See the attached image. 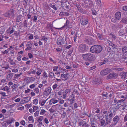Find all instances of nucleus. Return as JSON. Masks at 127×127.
I'll return each mask as SVG.
<instances>
[{
  "label": "nucleus",
  "instance_id": "nucleus-1",
  "mask_svg": "<svg viewBox=\"0 0 127 127\" xmlns=\"http://www.w3.org/2000/svg\"><path fill=\"white\" fill-rule=\"evenodd\" d=\"M102 50V47L99 45H95L92 46L90 49V51L93 53L98 54Z\"/></svg>",
  "mask_w": 127,
  "mask_h": 127
},
{
  "label": "nucleus",
  "instance_id": "nucleus-2",
  "mask_svg": "<svg viewBox=\"0 0 127 127\" xmlns=\"http://www.w3.org/2000/svg\"><path fill=\"white\" fill-rule=\"evenodd\" d=\"M82 56L84 60L90 61H93L95 58V56L94 55L89 53L83 54Z\"/></svg>",
  "mask_w": 127,
  "mask_h": 127
},
{
  "label": "nucleus",
  "instance_id": "nucleus-3",
  "mask_svg": "<svg viewBox=\"0 0 127 127\" xmlns=\"http://www.w3.org/2000/svg\"><path fill=\"white\" fill-rule=\"evenodd\" d=\"M115 114V113H114V112H112L110 111L107 113V114H106L105 115L106 120L105 125L106 126L108 125L109 123H110L112 118L114 116Z\"/></svg>",
  "mask_w": 127,
  "mask_h": 127
},
{
  "label": "nucleus",
  "instance_id": "nucleus-4",
  "mask_svg": "<svg viewBox=\"0 0 127 127\" xmlns=\"http://www.w3.org/2000/svg\"><path fill=\"white\" fill-rule=\"evenodd\" d=\"M14 13L15 11L13 9H11L5 13L4 15V16L8 18H12L14 17Z\"/></svg>",
  "mask_w": 127,
  "mask_h": 127
},
{
  "label": "nucleus",
  "instance_id": "nucleus-5",
  "mask_svg": "<svg viewBox=\"0 0 127 127\" xmlns=\"http://www.w3.org/2000/svg\"><path fill=\"white\" fill-rule=\"evenodd\" d=\"M88 46L85 44H81L79 46L78 48L79 51V52L83 53L84 52L87 50Z\"/></svg>",
  "mask_w": 127,
  "mask_h": 127
},
{
  "label": "nucleus",
  "instance_id": "nucleus-6",
  "mask_svg": "<svg viewBox=\"0 0 127 127\" xmlns=\"http://www.w3.org/2000/svg\"><path fill=\"white\" fill-rule=\"evenodd\" d=\"M84 2L86 8L91 7L93 6V2L91 0H84Z\"/></svg>",
  "mask_w": 127,
  "mask_h": 127
},
{
  "label": "nucleus",
  "instance_id": "nucleus-7",
  "mask_svg": "<svg viewBox=\"0 0 127 127\" xmlns=\"http://www.w3.org/2000/svg\"><path fill=\"white\" fill-rule=\"evenodd\" d=\"M112 72V70L110 69L106 68L102 70L100 72V74L104 76Z\"/></svg>",
  "mask_w": 127,
  "mask_h": 127
},
{
  "label": "nucleus",
  "instance_id": "nucleus-8",
  "mask_svg": "<svg viewBox=\"0 0 127 127\" xmlns=\"http://www.w3.org/2000/svg\"><path fill=\"white\" fill-rule=\"evenodd\" d=\"M107 77L109 79H115L117 78V75L116 73L112 72L108 75Z\"/></svg>",
  "mask_w": 127,
  "mask_h": 127
},
{
  "label": "nucleus",
  "instance_id": "nucleus-9",
  "mask_svg": "<svg viewBox=\"0 0 127 127\" xmlns=\"http://www.w3.org/2000/svg\"><path fill=\"white\" fill-rule=\"evenodd\" d=\"M92 82L94 85H98L101 83L102 81L100 78H97L94 79Z\"/></svg>",
  "mask_w": 127,
  "mask_h": 127
},
{
  "label": "nucleus",
  "instance_id": "nucleus-10",
  "mask_svg": "<svg viewBox=\"0 0 127 127\" xmlns=\"http://www.w3.org/2000/svg\"><path fill=\"white\" fill-rule=\"evenodd\" d=\"M5 84H3L2 85V86L0 87V90L3 91H6L7 93L9 92H10L9 91L10 88L9 87H8L7 86H5L4 87L5 85L7 84V83H5Z\"/></svg>",
  "mask_w": 127,
  "mask_h": 127
},
{
  "label": "nucleus",
  "instance_id": "nucleus-11",
  "mask_svg": "<svg viewBox=\"0 0 127 127\" xmlns=\"http://www.w3.org/2000/svg\"><path fill=\"white\" fill-rule=\"evenodd\" d=\"M64 39L62 37H59L57 40V43L58 45H61L64 43Z\"/></svg>",
  "mask_w": 127,
  "mask_h": 127
},
{
  "label": "nucleus",
  "instance_id": "nucleus-12",
  "mask_svg": "<svg viewBox=\"0 0 127 127\" xmlns=\"http://www.w3.org/2000/svg\"><path fill=\"white\" fill-rule=\"evenodd\" d=\"M65 26L70 28L72 27V25L70 23L69 21L67 19L65 23L64 24V25L62 27V28H64Z\"/></svg>",
  "mask_w": 127,
  "mask_h": 127
},
{
  "label": "nucleus",
  "instance_id": "nucleus-13",
  "mask_svg": "<svg viewBox=\"0 0 127 127\" xmlns=\"http://www.w3.org/2000/svg\"><path fill=\"white\" fill-rule=\"evenodd\" d=\"M32 43L31 41L28 42L27 43V44L26 46H28V47L25 50H31L32 48Z\"/></svg>",
  "mask_w": 127,
  "mask_h": 127
},
{
  "label": "nucleus",
  "instance_id": "nucleus-14",
  "mask_svg": "<svg viewBox=\"0 0 127 127\" xmlns=\"http://www.w3.org/2000/svg\"><path fill=\"white\" fill-rule=\"evenodd\" d=\"M120 118L117 115L114 117L113 119V121L114 123L116 124L118 123L120 121Z\"/></svg>",
  "mask_w": 127,
  "mask_h": 127
},
{
  "label": "nucleus",
  "instance_id": "nucleus-15",
  "mask_svg": "<svg viewBox=\"0 0 127 127\" xmlns=\"http://www.w3.org/2000/svg\"><path fill=\"white\" fill-rule=\"evenodd\" d=\"M120 75L121 78L124 79L127 77V72L122 71L120 74Z\"/></svg>",
  "mask_w": 127,
  "mask_h": 127
},
{
  "label": "nucleus",
  "instance_id": "nucleus-16",
  "mask_svg": "<svg viewBox=\"0 0 127 127\" xmlns=\"http://www.w3.org/2000/svg\"><path fill=\"white\" fill-rule=\"evenodd\" d=\"M14 74L13 73H11L8 74L6 75V78L7 79L10 80L12 78Z\"/></svg>",
  "mask_w": 127,
  "mask_h": 127
},
{
  "label": "nucleus",
  "instance_id": "nucleus-17",
  "mask_svg": "<svg viewBox=\"0 0 127 127\" xmlns=\"http://www.w3.org/2000/svg\"><path fill=\"white\" fill-rule=\"evenodd\" d=\"M115 17L117 20H120L121 17V13L120 12H118L115 14Z\"/></svg>",
  "mask_w": 127,
  "mask_h": 127
},
{
  "label": "nucleus",
  "instance_id": "nucleus-18",
  "mask_svg": "<svg viewBox=\"0 0 127 127\" xmlns=\"http://www.w3.org/2000/svg\"><path fill=\"white\" fill-rule=\"evenodd\" d=\"M31 99V97H24L22 100L23 103H26L29 101Z\"/></svg>",
  "mask_w": 127,
  "mask_h": 127
},
{
  "label": "nucleus",
  "instance_id": "nucleus-19",
  "mask_svg": "<svg viewBox=\"0 0 127 127\" xmlns=\"http://www.w3.org/2000/svg\"><path fill=\"white\" fill-rule=\"evenodd\" d=\"M61 78L64 81H66L68 78L67 76V74H61Z\"/></svg>",
  "mask_w": 127,
  "mask_h": 127
},
{
  "label": "nucleus",
  "instance_id": "nucleus-20",
  "mask_svg": "<svg viewBox=\"0 0 127 127\" xmlns=\"http://www.w3.org/2000/svg\"><path fill=\"white\" fill-rule=\"evenodd\" d=\"M58 102V100L54 98H52L49 101V103L50 105H52V104H55L57 103Z\"/></svg>",
  "mask_w": 127,
  "mask_h": 127
},
{
  "label": "nucleus",
  "instance_id": "nucleus-21",
  "mask_svg": "<svg viewBox=\"0 0 127 127\" xmlns=\"http://www.w3.org/2000/svg\"><path fill=\"white\" fill-rule=\"evenodd\" d=\"M120 22L124 24H127V17H124L123 18Z\"/></svg>",
  "mask_w": 127,
  "mask_h": 127
},
{
  "label": "nucleus",
  "instance_id": "nucleus-22",
  "mask_svg": "<svg viewBox=\"0 0 127 127\" xmlns=\"http://www.w3.org/2000/svg\"><path fill=\"white\" fill-rule=\"evenodd\" d=\"M120 111L123 110L125 109V107L127 105H126V103H124L123 105L120 104Z\"/></svg>",
  "mask_w": 127,
  "mask_h": 127
},
{
  "label": "nucleus",
  "instance_id": "nucleus-23",
  "mask_svg": "<svg viewBox=\"0 0 127 127\" xmlns=\"http://www.w3.org/2000/svg\"><path fill=\"white\" fill-rule=\"evenodd\" d=\"M69 15V14L68 13L66 12H61L59 14V15L62 17H63L64 16H68Z\"/></svg>",
  "mask_w": 127,
  "mask_h": 127
},
{
  "label": "nucleus",
  "instance_id": "nucleus-24",
  "mask_svg": "<svg viewBox=\"0 0 127 127\" xmlns=\"http://www.w3.org/2000/svg\"><path fill=\"white\" fill-rule=\"evenodd\" d=\"M51 89L50 87H49L46 88L45 90L44 91V93L47 94H49L51 92Z\"/></svg>",
  "mask_w": 127,
  "mask_h": 127
},
{
  "label": "nucleus",
  "instance_id": "nucleus-25",
  "mask_svg": "<svg viewBox=\"0 0 127 127\" xmlns=\"http://www.w3.org/2000/svg\"><path fill=\"white\" fill-rule=\"evenodd\" d=\"M57 110H61L62 108L61 106L59 104H57L54 106Z\"/></svg>",
  "mask_w": 127,
  "mask_h": 127
},
{
  "label": "nucleus",
  "instance_id": "nucleus-26",
  "mask_svg": "<svg viewBox=\"0 0 127 127\" xmlns=\"http://www.w3.org/2000/svg\"><path fill=\"white\" fill-rule=\"evenodd\" d=\"M5 29L4 26H1L0 28V33L1 34H3L5 31Z\"/></svg>",
  "mask_w": 127,
  "mask_h": 127
},
{
  "label": "nucleus",
  "instance_id": "nucleus-27",
  "mask_svg": "<svg viewBox=\"0 0 127 127\" xmlns=\"http://www.w3.org/2000/svg\"><path fill=\"white\" fill-rule=\"evenodd\" d=\"M36 69L37 70L36 73V75L37 76H39L41 74V72H42V70L38 68H37Z\"/></svg>",
  "mask_w": 127,
  "mask_h": 127
},
{
  "label": "nucleus",
  "instance_id": "nucleus-28",
  "mask_svg": "<svg viewBox=\"0 0 127 127\" xmlns=\"http://www.w3.org/2000/svg\"><path fill=\"white\" fill-rule=\"evenodd\" d=\"M8 58L9 60L8 61V62H9L11 65H12L16 64L13 61V60L11 59V58L9 57Z\"/></svg>",
  "mask_w": 127,
  "mask_h": 127
},
{
  "label": "nucleus",
  "instance_id": "nucleus-29",
  "mask_svg": "<svg viewBox=\"0 0 127 127\" xmlns=\"http://www.w3.org/2000/svg\"><path fill=\"white\" fill-rule=\"evenodd\" d=\"M47 99L46 100H41L39 102V104L41 106H43L46 102Z\"/></svg>",
  "mask_w": 127,
  "mask_h": 127
},
{
  "label": "nucleus",
  "instance_id": "nucleus-30",
  "mask_svg": "<svg viewBox=\"0 0 127 127\" xmlns=\"http://www.w3.org/2000/svg\"><path fill=\"white\" fill-rule=\"evenodd\" d=\"M71 96L72 97L71 98L69 99V100L70 101V103L72 104L74 103V100L73 99L74 98V96L73 95H72V96Z\"/></svg>",
  "mask_w": 127,
  "mask_h": 127
},
{
  "label": "nucleus",
  "instance_id": "nucleus-31",
  "mask_svg": "<svg viewBox=\"0 0 127 127\" xmlns=\"http://www.w3.org/2000/svg\"><path fill=\"white\" fill-rule=\"evenodd\" d=\"M122 52L124 53H126L127 52V47L126 46L123 47L122 49Z\"/></svg>",
  "mask_w": 127,
  "mask_h": 127
},
{
  "label": "nucleus",
  "instance_id": "nucleus-32",
  "mask_svg": "<svg viewBox=\"0 0 127 127\" xmlns=\"http://www.w3.org/2000/svg\"><path fill=\"white\" fill-rule=\"evenodd\" d=\"M27 73L28 75H31V74H35L36 73V70H33L31 71H29L27 72Z\"/></svg>",
  "mask_w": 127,
  "mask_h": 127
},
{
  "label": "nucleus",
  "instance_id": "nucleus-33",
  "mask_svg": "<svg viewBox=\"0 0 127 127\" xmlns=\"http://www.w3.org/2000/svg\"><path fill=\"white\" fill-rule=\"evenodd\" d=\"M1 95V98H5V97L7 96L6 95V93L4 92H1L0 93Z\"/></svg>",
  "mask_w": 127,
  "mask_h": 127
},
{
  "label": "nucleus",
  "instance_id": "nucleus-34",
  "mask_svg": "<svg viewBox=\"0 0 127 127\" xmlns=\"http://www.w3.org/2000/svg\"><path fill=\"white\" fill-rule=\"evenodd\" d=\"M22 16L21 15H20L18 16L16 19L17 21V22H19L21 21V19L22 18Z\"/></svg>",
  "mask_w": 127,
  "mask_h": 127
},
{
  "label": "nucleus",
  "instance_id": "nucleus-35",
  "mask_svg": "<svg viewBox=\"0 0 127 127\" xmlns=\"http://www.w3.org/2000/svg\"><path fill=\"white\" fill-rule=\"evenodd\" d=\"M119 35L120 36H122L124 34V31L123 29H121L119 32Z\"/></svg>",
  "mask_w": 127,
  "mask_h": 127
},
{
  "label": "nucleus",
  "instance_id": "nucleus-36",
  "mask_svg": "<svg viewBox=\"0 0 127 127\" xmlns=\"http://www.w3.org/2000/svg\"><path fill=\"white\" fill-rule=\"evenodd\" d=\"M21 74L22 73H21L19 74H15L14 77V80H15L17 79Z\"/></svg>",
  "mask_w": 127,
  "mask_h": 127
},
{
  "label": "nucleus",
  "instance_id": "nucleus-37",
  "mask_svg": "<svg viewBox=\"0 0 127 127\" xmlns=\"http://www.w3.org/2000/svg\"><path fill=\"white\" fill-rule=\"evenodd\" d=\"M28 36H29L28 38L30 39H32L33 38V35L31 33H28L27 34Z\"/></svg>",
  "mask_w": 127,
  "mask_h": 127
},
{
  "label": "nucleus",
  "instance_id": "nucleus-38",
  "mask_svg": "<svg viewBox=\"0 0 127 127\" xmlns=\"http://www.w3.org/2000/svg\"><path fill=\"white\" fill-rule=\"evenodd\" d=\"M100 122V125L101 126H103L105 123V121L103 119H101Z\"/></svg>",
  "mask_w": 127,
  "mask_h": 127
},
{
  "label": "nucleus",
  "instance_id": "nucleus-39",
  "mask_svg": "<svg viewBox=\"0 0 127 127\" xmlns=\"http://www.w3.org/2000/svg\"><path fill=\"white\" fill-rule=\"evenodd\" d=\"M88 21L87 20H83L81 24L83 26H84L87 24L88 23Z\"/></svg>",
  "mask_w": 127,
  "mask_h": 127
},
{
  "label": "nucleus",
  "instance_id": "nucleus-40",
  "mask_svg": "<svg viewBox=\"0 0 127 127\" xmlns=\"http://www.w3.org/2000/svg\"><path fill=\"white\" fill-rule=\"evenodd\" d=\"M49 6L55 10L57 9V8L53 4L50 3L49 4Z\"/></svg>",
  "mask_w": 127,
  "mask_h": 127
},
{
  "label": "nucleus",
  "instance_id": "nucleus-41",
  "mask_svg": "<svg viewBox=\"0 0 127 127\" xmlns=\"http://www.w3.org/2000/svg\"><path fill=\"white\" fill-rule=\"evenodd\" d=\"M13 120L12 119H8L6 120V122L7 124H9L13 122Z\"/></svg>",
  "mask_w": 127,
  "mask_h": 127
},
{
  "label": "nucleus",
  "instance_id": "nucleus-42",
  "mask_svg": "<svg viewBox=\"0 0 127 127\" xmlns=\"http://www.w3.org/2000/svg\"><path fill=\"white\" fill-rule=\"evenodd\" d=\"M49 38L48 37H46L44 36H41V40H43L44 41H47L48 40Z\"/></svg>",
  "mask_w": 127,
  "mask_h": 127
},
{
  "label": "nucleus",
  "instance_id": "nucleus-43",
  "mask_svg": "<svg viewBox=\"0 0 127 127\" xmlns=\"http://www.w3.org/2000/svg\"><path fill=\"white\" fill-rule=\"evenodd\" d=\"M58 86V84L56 83L54 84L52 86V88L54 90H55Z\"/></svg>",
  "mask_w": 127,
  "mask_h": 127
},
{
  "label": "nucleus",
  "instance_id": "nucleus-44",
  "mask_svg": "<svg viewBox=\"0 0 127 127\" xmlns=\"http://www.w3.org/2000/svg\"><path fill=\"white\" fill-rule=\"evenodd\" d=\"M18 86V85L17 84H14L11 86V88L13 89H15Z\"/></svg>",
  "mask_w": 127,
  "mask_h": 127
},
{
  "label": "nucleus",
  "instance_id": "nucleus-45",
  "mask_svg": "<svg viewBox=\"0 0 127 127\" xmlns=\"http://www.w3.org/2000/svg\"><path fill=\"white\" fill-rule=\"evenodd\" d=\"M44 118L42 116H40L38 118V122H41L42 120Z\"/></svg>",
  "mask_w": 127,
  "mask_h": 127
},
{
  "label": "nucleus",
  "instance_id": "nucleus-46",
  "mask_svg": "<svg viewBox=\"0 0 127 127\" xmlns=\"http://www.w3.org/2000/svg\"><path fill=\"white\" fill-rule=\"evenodd\" d=\"M58 66H54L53 67V70L54 71H58Z\"/></svg>",
  "mask_w": 127,
  "mask_h": 127
},
{
  "label": "nucleus",
  "instance_id": "nucleus-47",
  "mask_svg": "<svg viewBox=\"0 0 127 127\" xmlns=\"http://www.w3.org/2000/svg\"><path fill=\"white\" fill-rule=\"evenodd\" d=\"M34 91L37 94H38L39 93V90L38 89L36 88L34 89Z\"/></svg>",
  "mask_w": 127,
  "mask_h": 127
},
{
  "label": "nucleus",
  "instance_id": "nucleus-48",
  "mask_svg": "<svg viewBox=\"0 0 127 127\" xmlns=\"http://www.w3.org/2000/svg\"><path fill=\"white\" fill-rule=\"evenodd\" d=\"M49 77L53 78L55 76L53 72H50L49 73V74L48 76Z\"/></svg>",
  "mask_w": 127,
  "mask_h": 127
},
{
  "label": "nucleus",
  "instance_id": "nucleus-49",
  "mask_svg": "<svg viewBox=\"0 0 127 127\" xmlns=\"http://www.w3.org/2000/svg\"><path fill=\"white\" fill-rule=\"evenodd\" d=\"M46 112V111L42 109L40 111V114L41 115H44Z\"/></svg>",
  "mask_w": 127,
  "mask_h": 127
},
{
  "label": "nucleus",
  "instance_id": "nucleus-50",
  "mask_svg": "<svg viewBox=\"0 0 127 127\" xmlns=\"http://www.w3.org/2000/svg\"><path fill=\"white\" fill-rule=\"evenodd\" d=\"M75 6L77 7L78 10L79 9L81 8L80 4L78 3H77L76 4Z\"/></svg>",
  "mask_w": 127,
  "mask_h": 127
},
{
  "label": "nucleus",
  "instance_id": "nucleus-51",
  "mask_svg": "<svg viewBox=\"0 0 127 127\" xmlns=\"http://www.w3.org/2000/svg\"><path fill=\"white\" fill-rule=\"evenodd\" d=\"M28 119L30 121H32L33 122L34 121V120L33 119V117L32 116H29L28 117Z\"/></svg>",
  "mask_w": 127,
  "mask_h": 127
},
{
  "label": "nucleus",
  "instance_id": "nucleus-52",
  "mask_svg": "<svg viewBox=\"0 0 127 127\" xmlns=\"http://www.w3.org/2000/svg\"><path fill=\"white\" fill-rule=\"evenodd\" d=\"M110 45L114 48H116L117 47V46L116 45L113 44L112 42H110Z\"/></svg>",
  "mask_w": 127,
  "mask_h": 127
},
{
  "label": "nucleus",
  "instance_id": "nucleus-53",
  "mask_svg": "<svg viewBox=\"0 0 127 127\" xmlns=\"http://www.w3.org/2000/svg\"><path fill=\"white\" fill-rule=\"evenodd\" d=\"M108 62V61L107 59H105L104 60L103 62H101V65H102L103 64H105L106 63Z\"/></svg>",
  "mask_w": 127,
  "mask_h": 127
},
{
  "label": "nucleus",
  "instance_id": "nucleus-54",
  "mask_svg": "<svg viewBox=\"0 0 127 127\" xmlns=\"http://www.w3.org/2000/svg\"><path fill=\"white\" fill-rule=\"evenodd\" d=\"M42 76L44 78H46L47 77V74L45 71H44L43 73Z\"/></svg>",
  "mask_w": 127,
  "mask_h": 127
},
{
  "label": "nucleus",
  "instance_id": "nucleus-55",
  "mask_svg": "<svg viewBox=\"0 0 127 127\" xmlns=\"http://www.w3.org/2000/svg\"><path fill=\"white\" fill-rule=\"evenodd\" d=\"M33 111L35 112L37 109L38 107V106H34L33 107Z\"/></svg>",
  "mask_w": 127,
  "mask_h": 127
},
{
  "label": "nucleus",
  "instance_id": "nucleus-56",
  "mask_svg": "<svg viewBox=\"0 0 127 127\" xmlns=\"http://www.w3.org/2000/svg\"><path fill=\"white\" fill-rule=\"evenodd\" d=\"M38 101L37 99L36 98L33 100V103L34 104H37L38 103Z\"/></svg>",
  "mask_w": 127,
  "mask_h": 127
},
{
  "label": "nucleus",
  "instance_id": "nucleus-57",
  "mask_svg": "<svg viewBox=\"0 0 127 127\" xmlns=\"http://www.w3.org/2000/svg\"><path fill=\"white\" fill-rule=\"evenodd\" d=\"M82 126L83 127H88V124H87L85 121H84V122L82 125Z\"/></svg>",
  "mask_w": 127,
  "mask_h": 127
},
{
  "label": "nucleus",
  "instance_id": "nucleus-58",
  "mask_svg": "<svg viewBox=\"0 0 127 127\" xmlns=\"http://www.w3.org/2000/svg\"><path fill=\"white\" fill-rule=\"evenodd\" d=\"M24 26L26 27H27V21L26 20H25L24 22Z\"/></svg>",
  "mask_w": 127,
  "mask_h": 127
},
{
  "label": "nucleus",
  "instance_id": "nucleus-59",
  "mask_svg": "<svg viewBox=\"0 0 127 127\" xmlns=\"http://www.w3.org/2000/svg\"><path fill=\"white\" fill-rule=\"evenodd\" d=\"M59 102L61 104H63L64 102V100L62 99H60L58 100Z\"/></svg>",
  "mask_w": 127,
  "mask_h": 127
},
{
  "label": "nucleus",
  "instance_id": "nucleus-60",
  "mask_svg": "<svg viewBox=\"0 0 127 127\" xmlns=\"http://www.w3.org/2000/svg\"><path fill=\"white\" fill-rule=\"evenodd\" d=\"M117 19L115 18H112L111 21L113 23L116 22V21Z\"/></svg>",
  "mask_w": 127,
  "mask_h": 127
},
{
  "label": "nucleus",
  "instance_id": "nucleus-61",
  "mask_svg": "<svg viewBox=\"0 0 127 127\" xmlns=\"http://www.w3.org/2000/svg\"><path fill=\"white\" fill-rule=\"evenodd\" d=\"M35 87V85L33 84L30 85L29 87L31 89L34 88Z\"/></svg>",
  "mask_w": 127,
  "mask_h": 127
},
{
  "label": "nucleus",
  "instance_id": "nucleus-62",
  "mask_svg": "<svg viewBox=\"0 0 127 127\" xmlns=\"http://www.w3.org/2000/svg\"><path fill=\"white\" fill-rule=\"evenodd\" d=\"M116 26L117 28H120L123 27V25L119 23L117 24Z\"/></svg>",
  "mask_w": 127,
  "mask_h": 127
},
{
  "label": "nucleus",
  "instance_id": "nucleus-63",
  "mask_svg": "<svg viewBox=\"0 0 127 127\" xmlns=\"http://www.w3.org/2000/svg\"><path fill=\"white\" fill-rule=\"evenodd\" d=\"M18 69L16 68H13L12 70V71L13 72H18Z\"/></svg>",
  "mask_w": 127,
  "mask_h": 127
},
{
  "label": "nucleus",
  "instance_id": "nucleus-64",
  "mask_svg": "<svg viewBox=\"0 0 127 127\" xmlns=\"http://www.w3.org/2000/svg\"><path fill=\"white\" fill-rule=\"evenodd\" d=\"M6 79H2L1 81V85L2 84H4V83H6Z\"/></svg>",
  "mask_w": 127,
  "mask_h": 127
}]
</instances>
